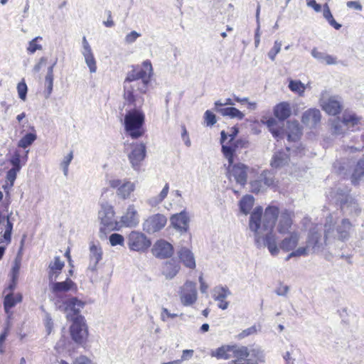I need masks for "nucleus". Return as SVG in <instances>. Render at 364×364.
<instances>
[{
  "mask_svg": "<svg viewBox=\"0 0 364 364\" xmlns=\"http://www.w3.org/2000/svg\"><path fill=\"white\" fill-rule=\"evenodd\" d=\"M318 229L317 226L313 228L309 232L306 245L296 249L301 237L300 233L296 231L291 232L279 242L274 232H267L264 237L255 238V242L259 248L267 247L272 256H277L279 254L280 250H283L286 252L291 251L287 259L291 257H304L323 251V245L321 242V234L318 232Z\"/></svg>",
  "mask_w": 364,
  "mask_h": 364,
  "instance_id": "obj_1",
  "label": "nucleus"
},
{
  "mask_svg": "<svg viewBox=\"0 0 364 364\" xmlns=\"http://www.w3.org/2000/svg\"><path fill=\"white\" fill-rule=\"evenodd\" d=\"M294 213L291 210L279 211L276 205H268L264 210L262 206H257L250 214L249 228L254 232L255 238L264 237V232H273L276 228L280 235L290 233L293 225Z\"/></svg>",
  "mask_w": 364,
  "mask_h": 364,
  "instance_id": "obj_2",
  "label": "nucleus"
},
{
  "mask_svg": "<svg viewBox=\"0 0 364 364\" xmlns=\"http://www.w3.org/2000/svg\"><path fill=\"white\" fill-rule=\"evenodd\" d=\"M153 73V67L149 60H144L140 67H134L128 72L123 83L124 99L127 102L135 105L144 104L143 95L148 90Z\"/></svg>",
  "mask_w": 364,
  "mask_h": 364,
  "instance_id": "obj_3",
  "label": "nucleus"
},
{
  "mask_svg": "<svg viewBox=\"0 0 364 364\" xmlns=\"http://www.w3.org/2000/svg\"><path fill=\"white\" fill-rule=\"evenodd\" d=\"M353 225L346 218L339 219L338 213H330L324 224V245L329 246L336 240L346 242L349 240Z\"/></svg>",
  "mask_w": 364,
  "mask_h": 364,
  "instance_id": "obj_4",
  "label": "nucleus"
},
{
  "mask_svg": "<svg viewBox=\"0 0 364 364\" xmlns=\"http://www.w3.org/2000/svg\"><path fill=\"white\" fill-rule=\"evenodd\" d=\"M133 107L127 108L123 114L122 124L124 127L125 134L132 139H139L145 133L144 124L146 115L141 108L142 105H136L127 102Z\"/></svg>",
  "mask_w": 364,
  "mask_h": 364,
  "instance_id": "obj_5",
  "label": "nucleus"
},
{
  "mask_svg": "<svg viewBox=\"0 0 364 364\" xmlns=\"http://www.w3.org/2000/svg\"><path fill=\"white\" fill-rule=\"evenodd\" d=\"M262 122L267 126L273 136L277 139H282L284 136H287L288 141H296L301 134L299 124L296 121L287 122L286 129L280 127L279 124L281 122H277L272 117L266 122L262 120Z\"/></svg>",
  "mask_w": 364,
  "mask_h": 364,
  "instance_id": "obj_6",
  "label": "nucleus"
},
{
  "mask_svg": "<svg viewBox=\"0 0 364 364\" xmlns=\"http://www.w3.org/2000/svg\"><path fill=\"white\" fill-rule=\"evenodd\" d=\"M100 209L98 211V220H100V237L106 236L107 231L119 230V223L115 219L114 206L109 202L103 200L100 203Z\"/></svg>",
  "mask_w": 364,
  "mask_h": 364,
  "instance_id": "obj_7",
  "label": "nucleus"
},
{
  "mask_svg": "<svg viewBox=\"0 0 364 364\" xmlns=\"http://www.w3.org/2000/svg\"><path fill=\"white\" fill-rule=\"evenodd\" d=\"M105 181L109 188L116 191V196L122 200L130 198L136 191V183L129 178L121 179L116 176L106 173Z\"/></svg>",
  "mask_w": 364,
  "mask_h": 364,
  "instance_id": "obj_8",
  "label": "nucleus"
},
{
  "mask_svg": "<svg viewBox=\"0 0 364 364\" xmlns=\"http://www.w3.org/2000/svg\"><path fill=\"white\" fill-rule=\"evenodd\" d=\"M57 309L66 314L68 319L73 320L84 308L85 303L77 297L57 299L55 301Z\"/></svg>",
  "mask_w": 364,
  "mask_h": 364,
  "instance_id": "obj_9",
  "label": "nucleus"
},
{
  "mask_svg": "<svg viewBox=\"0 0 364 364\" xmlns=\"http://www.w3.org/2000/svg\"><path fill=\"white\" fill-rule=\"evenodd\" d=\"M319 105L326 114L332 116L340 114L343 107L341 97L331 95L327 91L321 93Z\"/></svg>",
  "mask_w": 364,
  "mask_h": 364,
  "instance_id": "obj_10",
  "label": "nucleus"
},
{
  "mask_svg": "<svg viewBox=\"0 0 364 364\" xmlns=\"http://www.w3.org/2000/svg\"><path fill=\"white\" fill-rule=\"evenodd\" d=\"M127 244L131 251L144 253L151 247V241L144 233L133 230L127 237Z\"/></svg>",
  "mask_w": 364,
  "mask_h": 364,
  "instance_id": "obj_11",
  "label": "nucleus"
},
{
  "mask_svg": "<svg viewBox=\"0 0 364 364\" xmlns=\"http://www.w3.org/2000/svg\"><path fill=\"white\" fill-rule=\"evenodd\" d=\"M73 323L70 327V332L72 339L78 344H84L88 338V327L86 320L83 316H77L72 320Z\"/></svg>",
  "mask_w": 364,
  "mask_h": 364,
  "instance_id": "obj_12",
  "label": "nucleus"
},
{
  "mask_svg": "<svg viewBox=\"0 0 364 364\" xmlns=\"http://www.w3.org/2000/svg\"><path fill=\"white\" fill-rule=\"evenodd\" d=\"M178 296L181 304L183 306H192L198 300V291L196 284L187 280L179 288Z\"/></svg>",
  "mask_w": 364,
  "mask_h": 364,
  "instance_id": "obj_13",
  "label": "nucleus"
},
{
  "mask_svg": "<svg viewBox=\"0 0 364 364\" xmlns=\"http://www.w3.org/2000/svg\"><path fill=\"white\" fill-rule=\"evenodd\" d=\"M221 144H222V152L228 159V163H232L234 161V156H235L237 149L240 147L245 146L247 141L242 139L233 140L232 141H227V136L225 131H222L221 133Z\"/></svg>",
  "mask_w": 364,
  "mask_h": 364,
  "instance_id": "obj_14",
  "label": "nucleus"
},
{
  "mask_svg": "<svg viewBox=\"0 0 364 364\" xmlns=\"http://www.w3.org/2000/svg\"><path fill=\"white\" fill-rule=\"evenodd\" d=\"M249 168L242 163H228L227 176L230 181H235L237 184L244 186L247 183Z\"/></svg>",
  "mask_w": 364,
  "mask_h": 364,
  "instance_id": "obj_15",
  "label": "nucleus"
},
{
  "mask_svg": "<svg viewBox=\"0 0 364 364\" xmlns=\"http://www.w3.org/2000/svg\"><path fill=\"white\" fill-rule=\"evenodd\" d=\"M167 223L164 214L156 213L149 216L142 224L143 230L148 234H154L161 230Z\"/></svg>",
  "mask_w": 364,
  "mask_h": 364,
  "instance_id": "obj_16",
  "label": "nucleus"
},
{
  "mask_svg": "<svg viewBox=\"0 0 364 364\" xmlns=\"http://www.w3.org/2000/svg\"><path fill=\"white\" fill-rule=\"evenodd\" d=\"M146 157V146L143 143L132 144V150L128 154V159L132 167L135 171H139L141 162Z\"/></svg>",
  "mask_w": 364,
  "mask_h": 364,
  "instance_id": "obj_17",
  "label": "nucleus"
},
{
  "mask_svg": "<svg viewBox=\"0 0 364 364\" xmlns=\"http://www.w3.org/2000/svg\"><path fill=\"white\" fill-rule=\"evenodd\" d=\"M170 223L171 226L178 232L185 233L189 228V214L186 210L178 213L173 214L170 218Z\"/></svg>",
  "mask_w": 364,
  "mask_h": 364,
  "instance_id": "obj_18",
  "label": "nucleus"
},
{
  "mask_svg": "<svg viewBox=\"0 0 364 364\" xmlns=\"http://www.w3.org/2000/svg\"><path fill=\"white\" fill-rule=\"evenodd\" d=\"M154 257L159 259L171 257L173 253V245L164 239L156 240L151 249Z\"/></svg>",
  "mask_w": 364,
  "mask_h": 364,
  "instance_id": "obj_19",
  "label": "nucleus"
},
{
  "mask_svg": "<svg viewBox=\"0 0 364 364\" xmlns=\"http://www.w3.org/2000/svg\"><path fill=\"white\" fill-rule=\"evenodd\" d=\"M89 251L88 269L92 272H95L97 269L98 263L102 259V248L99 242L92 241L89 244Z\"/></svg>",
  "mask_w": 364,
  "mask_h": 364,
  "instance_id": "obj_20",
  "label": "nucleus"
},
{
  "mask_svg": "<svg viewBox=\"0 0 364 364\" xmlns=\"http://www.w3.org/2000/svg\"><path fill=\"white\" fill-rule=\"evenodd\" d=\"M119 226L126 228H135L139 223V215L134 204L128 205L126 212L122 215Z\"/></svg>",
  "mask_w": 364,
  "mask_h": 364,
  "instance_id": "obj_21",
  "label": "nucleus"
},
{
  "mask_svg": "<svg viewBox=\"0 0 364 364\" xmlns=\"http://www.w3.org/2000/svg\"><path fill=\"white\" fill-rule=\"evenodd\" d=\"M81 53L84 58L85 64L89 68L90 73H95L97 70V61L92 49L85 36H84L82 40Z\"/></svg>",
  "mask_w": 364,
  "mask_h": 364,
  "instance_id": "obj_22",
  "label": "nucleus"
},
{
  "mask_svg": "<svg viewBox=\"0 0 364 364\" xmlns=\"http://www.w3.org/2000/svg\"><path fill=\"white\" fill-rule=\"evenodd\" d=\"M230 295L231 291L226 286H216L212 291L213 299L218 301V307L222 310H225L228 308L229 302L226 301V299Z\"/></svg>",
  "mask_w": 364,
  "mask_h": 364,
  "instance_id": "obj_23",
  "label": "nucleus"
},
{
  "mask_svg": "<svg viewBox=\"0 0 364 364\" xmlns=\"http://www.w3.org/2000/svg\"><path fill=\"white\" fill-rule=\"evenodd\" d=\"M341 117L349 131L358 130L362 126V117L352 110L346 109Z\"/></svg>",
  "mask_w": 364,
  "mask_h": 364,
  "instance_id": "obj_24",
  "label": "nucleus"
},
{
  "mask_svg": "<svg viewBox=\"0 0 364 364\" xmlns=\"http://www.w3.org/2000/svg\"><path fill=\"white\" fill-rule=\"evenodd\" d=\"M49 288L50 291L56 295H58L60 293L67 292L68 291H76L77 289L75 283L69 278H67L65 281L61 282L50 281Z\"/></svg>",
  "mask_w": 364,
  "mask_h": 364,
  "instance_id": "obj_25",
  "label": "nucleus"
},
{
  "mask_svg": "<svg viewBox=\"0 0 364 364\" xmlns=\"http://www.w3.org/2000/svg\"><path fill=\"white\" fill-rule=\"evenodd\" d=\"M341 211L348 216H357L360 212L356 200L350 196H347L346 200L341 203Z\"/></svg>",
  "mask_w": 364,
  "mask_h": 364,
  "instance_id": "obj_26",
  "label": "nucleus"
},
{
  "mask_svg": "<svg viewBox=\"0 0 364 364\" xmlns=\"http://www.w3.org/2000/svg\"><path fill=\"white\" fill-rule=\"evenodd\" d=\"M232 357L235 364H256L249 360V348L246 346H234Z\"/></svg>",
  "mask_w": 364,
  "mask_h": 364,
  "instance_id": "obj_27",
  "label": "nucleus"
},
{
  "mask_svg": "<svg viewBox=\"0 0 364 364\" xmlns=\"http://www.w3.org/2000/svg\"><path fill=\"white\" fill-rule=\"evenodd\" d=\"M177 254L181 262H182L185 267L191 269L196 268L195 257L189 248L182 247L178 250Z\"/></svg>",
  "mask_w": 364,
  "mask_h": 364,
  "instance_id": "obj_28",
  "label": "nucleus"
},
{
  "mask_svg": "<svg viewBox=\"0 0 364 364\" xmlns=\"http://www.w3.org/2000/svg\"><path fill=\"white\" fill-rule=\"evenodd\" d=\"M290 151L289 147L286 150H282L274 152L271 160V166L274 168H280L285 166L289 160V156L287 152Z\"/></svg>",
  "mask_w": 364,
  "mask_h": 364,
  "instance_id": "obj_29",
  "label": "nucleus"
},
{
  "mask_svg": "<svg viewBox=\"0 0 364 364\" xmlns=\"http://www.w3.org/2000/svg\"><path fill=\"white\" fill-rule=\"evenodd\" d=\"M65 263L62 261L60 257L57 256L54 257L53 261L49 263L48 268V279L50 281H55L58 277L62 272L64 267Z\"/></svg>",
  "mask_w": 364,
  "mask_h": 364,
  "instance_id": "obj_30",
  "label": "nucleus"
},
{
  "mask_svg": "<svg viewBox=\"0 0 364 364\" xmlns=\"http://www.w3.org/2000/svg\"><path fill=\"white\" fill-rule=\"evenodd\" d=\"M321 114L319 109L316 108L309 109L302 115V122L309 126H315L321 120Z\"/></svg>",
  "mask_w": 364,
  "mask_h": 364,
  "instance_id": "obj_31",
  "label": "nucleus"
},
{
  "mask_svg": "<svg viewBox=\"0 0 364 364\" xmlns=\"http://www.w3.org/2000/svg\"><path fill=\"white\" fill-rule=\"evenodd\" d=\"M234 346L223 345L211 350L210 355L217 359L228 360L232 357Z\"/></svg>",
  "mask_w": 364,
  "mask_h": 364,
  "instance_id": "obj_32",
  "label": "nucleus"
},
{
  "mask_svg": "<svg viewBox=\"0 0 364 364\" xmlns=\"http://www.w3.org/2000/svg\"><path fill=\"white\" fill-rule=\"evenodd\" d=\"M291 107L288 102H283L274 107V115L281 122H284L291 115Z\"/></svg>",
  "mask_w": 364,
  "mask_h": 364,
  "instance_id": "obj_33",
  "label": "nucleus"
},
{
  "mask_svg": "<svg viewBox=\"0 0 364 364\" xmlns=\"http://www.w3.org/2000/svg\"><path fill=\"white\" fill-rule=\"evenodd\" d=\"M22 301L21 294L17 292H9L5 295L4 306L6 314H9L11 309Z\"/></svg>",
  "mask_w": 364,
  "mask_h": 364,
  "instance_id": "obj_34",
  "label": "nucleus"
},
{
  "mask_svg": "<svg viewBox=\"0 0 364 364\" xmlns=\"http://www.w3.org/2000/svg\"><path fill=\"white\" fill-rule=\"evenodd\" d=\"M28 150L26 151L22 155L18 150H16L9 159V162L12 167L21 170V167L26 164L28 160Z\"/></svg>",
  "mask_w": 364,
  "mask_h": 364,
  "instance_id": "obj_35",
  "label": "nucleus"
},
{
  "mask_svg": "<svg viewBox=\"0 0 364 364\" xmlns=\"http://www.w3.org/2000/svg\"><path fill=\"white\" fill-rule=\"evenodd\" d=\"M180 265L171 260L164 263L162 267V274L168 279H173L179 272Z\"/></svg>",
  "mask_w": 364,
  "mask_h": 364,
  "instance_id": "obj_36",
  "label": "nucleus"
},
{
  "mask_svg": "<svg viewBox=\"0 0 364 364\" xmlns=\"http://www.w3.org/2000/svg\"><path fill=\"white\" fill-rule=\"evenodd\" d=\"M217 112H219L223 117H228L230 119H237L242 120L245 117V114L242 113L238 109L233 107H223L217 109Z\"/></svg>",
  "mask_w": 364,
  "mask_h": 364,
  "instance_id": "obj_37",
  "label": "nucleus"
},
{
  "mask_svg": "<svg viewBox=\"0 0 364 364\" xmlns=\"http://www.w3.org/2000/svg\"><path fill=\"white\" fill-rule=\"evenodd\" d=\"M31 132L26 134L18 142L19 148L26 149L29 147L37 139L36 131L33 126L30 127Z\"/></svg>",
  "mask_w": 364,
  "mask_h": 364,
  "instance_id": "obj_38",
  "label": "nucleus"
},
{
  "mask_svg": "<svg viewBox=\"0 0 364 364\" xmlns=\"http://www.w3.org/2000/svg\"><path fill=\"white\" fill-rule=\"evenodd\" d=\"M331 125V131L332 134L336 135H341L349 131L346 124L343 123V119L340 117L333 119L329 121Z\"/></svg>",
  "mask_w": 364,
  "mask_h": 364,
  "instance_id": "obj_39",
  "label": "nucleus"
},
{
  "mask_svg": "<svg viewBox=\"0 0 364 364\" xmlns=\"http://www.w3.org/2000/svg\"><path fill=\"white\" fill-rule=\"evenodd\" d=\"M364 176V154L358 159L352 173V182L358 183Z\"/></svg>",
  "mask_w": 364,
  "mask_h": 364,
  "instance_id": "obj_40",
  "label": "nucleus"
},
{
  "mask_svg": "<svg viewBox=\"0 0 364 364\" xmlns=\"http://www.w3.org/2000/svg\"><path fill=\"white\" fill-rule=\"evenodd\" d=\"M169 191V184L166 183L159 195L148 199L147 203L151 207H156L166 198Z\"/></svg>",
  "mask_w": 364,
  "mask_h": 364,
  "instance_id": "obj_41",
  "label": "nucleus"
},
{
  "mask_svg": "<svg viewBox=\"0 0 364 364\" xmlns=\"http://www.w3.org/2000/svg\"><path fill=\"white\" fill-rule=\"evenodd\" d=\"M255 203V198L253 196L246 195L242 198L240 201V211L245 215H247L252 210Z\"/></svg>",
  "mask_w": 364,
  "mask_h": 364,
  "instance_id": "obj_42",
  "label": "nucleus"
},
{
  "mask_svg": "<svg viewBox=\"0 0 364 364\" xmlns=\"http://www.w3.org/2000/svg\"><path fill=\"white\" fill-rule=\"evenodd\" d=\"M264 353L260 347H252L249 349L250 361L255 362L256 364L264 362Z\"/></svg>",
  "mask_w": 364,
  "mask_h": 364,
  "instance_id": "obj_43",
  "label": "nucleus"
},
{
  "mask_svg": "<svg viewBox=\"0 0 364 364\" xmlns=\"http://www.w3.org/2000/svg\"><path fill=\"white\" fill-rule=\"evenodd\" d=\"M43 41V38L41 36H37L30 41L28 43V46L26 48V51L28 54H33L37 50H43V46L41 43Z\"/></svg>",
  "mask_w": 364,
  "mask_h": 364,
  "instance_id": "obj_44",
  "label": "nucleus"
},
{
  "mask_svg": "<svg viewBox=\"0 0 364 364\" xmlns=\"http://www.w3.org/2000/svg\"><path fill=\"white\" fill-rule=\"evenodd\" d=\"M289 90L298 94L299 96H303L306 90V86L300 80H289Z\"/></svg>",
  "mask_w": 364,
  "mask_h": 364,
  "instance_id": "obj_45",
  "label": "nucleus"
},
{
  "mask_svg": "<svg viewBox=\"0 0 364 364\" xmlns=\"http://www.w3.org/2000/svg\"><path fill=\"white\" fill-rule=\"evenodd\" d=\"M73 159V151H70L67 155L64 156L61 162L60 168L63 169V174L67 176L68 174L69 165Z\"/></svg>",
  "mask_w": 364,
  "mask_h": 364,
  "instance_id": "obj_46",
  "label": "nucleus"
},
{
  "mask_svg": "<svg viewBox=\"0 0 364 364\" xmlns=\"http://www.w3.org/2000/svg\"><path fill=\"white\" fill-rule=\"evenodd\" d=\"M260 178L265 186H275L273 173L269 171H264L260 175Z\"/></svg>",
  "mask_w": 364,
  "mask_h": 364,
  "instance_id": "obj_47",
  "label": "nucleus"
},
{
  "mask_svg": "<svg viewBox=\"0 0 364 364\" xmlns=\"http://www.w3.org/2000/svg\"><path fill=\"white\" fill-rule=\"evenodd\" d=\"M109 243L112 246L121 245L124 244V237L119 233H112L109 237Z\"/></svg>",
  "mask_w": 364,
  "mask_h": 364,
  "instance_id": "obj_48",
  "label": "nucleus"
},
{
  "mask_svg": "<svg viewBox=\"0 0 364 364\" xmlns=\"http://www.w3.org/2000/svg\"><path fill=\"white\" fill-rule=\"evenodd\" d=\"M282 48V41H275L274 42L273 47L268 52V57L272 61H274L276 58L277 55L280 52Z\"/></svg>",
  "mask_w": 364,
  "mask_h": 364,
  "instance_id": "obj_49",
  "label": "nucleus"
},
{
  "mask_svg": "<svg viewBox=\"0 0 364 364\" xmlns=\"http://www.w3.org/2000/svg\"><path fill=\"white\" fill-rule=\"evenodd\" d=\"M16 88H17L18 97L21 100L25 101L26 100L28 87H27L24 80H23L22 81H21L20 82L18 83Z\"/></svg>",
  "mask_w": 364,
  "mask_h": 364,
  "instance_id": "obj_50",
  "label": "nucleus"
},
{
  "mask_svg": "<svg viewBox=\"0 0 364 364\" xmlns=\"http://www.w3.org/2000/svg\"><path fill=\"white\" fill-rule=\"evenodd\" d=\"M141 34L136 31H132L128 33L124 39V42L127 45H131L136 41V40L141 37Z\"/></svg>",
  "mask_w": 364,
  "mask_h": 364,
  "instance_id": "obj_51",
  "label": "nucleus"
},
{
  "mask_svg": "<svg viewBox=\"0 0 364 364\" xmlns=\"http://www.w3.org/2000/svg\"><path fill=\"white\" fill-rule=\"evenodd\" d=\"M204 121L207 127H212L217 122L215 115L210 110L204 113Z\"/></svg>",
  "mask_w": 364,
  "mask_h": 364,
  "instance_id": "obj_52",
  "label": "nucleus"
},
{
  "mask_svg": "<svg viewBox=\"0 0 364 364\" xmlns=\"http://www.w3.org/2000/svg\"><path fill=\"white\" fill-rule=\"evenodd\" d=\"M20 267H21V259L16 258L14 261V266L11 269V279L13 280L18 279Z\"/></svg>",
  "mask_w": 364,
  "mask_h": 364,
  "instance_id": "obj_53",
  "label": "nucleus"
},
{
  "mask_svg": "<svg viewBox=\"0 0 364 364\" xmlns=\"http://www.w3.org/2000/svg\"><path fill=\"white\" fill-rule=\"evenodd\" d=\"M194 354V350L191 349H186L182 351V355L180 359H177L176 361L179 362V364H181L184 361H188L191 360Z\"/></svg>",
  "mask_w": 364,
  "mask_h": 364,
  "instance_id": "obj_54",
  "label": "nucleus"
},
{
  "mask_svg": "<svg viewBox=\"0 0 364 364\" xmlns=\"http://www.w3.org/2000/svg\"><path fill=\"white\" fill-rule=\"evenodd\" d=\"M20 171V169L16 168H11L6 174V178L10 182V186H13L14 183L16 178L17 173Z\"/></svg>",
  "mask_w": 364,
  "mask_h": 364,
  "instance_id": "obj_55",
  "label": "nucleus"
},
{
  "mask_svg": "<svg viewBox=\"0 0 364 364\" xmlns=\"http://www.w3.org/2000/svg\"><path fill=\"white\" fill-rule=\"evenodd\" d=\"M177 316V314L171 313L166 308H163L160 314V318L163 321H167L169 318H174Z\"/></svg>",
  "mask_w": 364,
  "mask_h": 364,
  "instance_id": "obj_56",
  "label": "nucleus"
},
{
  "mask_svg": "<svg viewBox=\"0 0 364 364\" xmlns=\"http://www.w3.org/2000/svg\"><path fill=\"white\" fill-rule=\"evenodd\" d=\"M45 85L46 87V97L48 98L53 92V77H45Z\"/></svg>",
  "mask_w": 364,
  "mask_h": 364,
  "instance_id": "obj_57",
  "label": "nucleus"
},
{
  "mask_svg": "<svg viewBox=\"0 0 364 364\" xmlns=\"http://www.w3.org/2000/svg\"><path fill=\"white\" fill-rule=\"evenodd\" d=\"M257 332V328L256 326H252L250 328H247L243 330L239 335L238 337L240 338H244L250 335L255 334Z\"/></svg>",
  "mask_w": 364,
  "mask_h": 364,
  "instance_id": "obj_58",
  "label": "nucleus"
},
{
  "mask_svg": "<svg viewBox=\"0 0 364 364\" xmlns=\"http://www.w3.org/2000/svg\"><path fill=\"white\" fill-rule=\"evenodd\" d=\"M251 189L254 193H259V191L263 190L264 184L261 178L259 180H255L252 181L251 183Z\"/></svg>",
  "mask_w": 364,
  "mask_h": 364,
  "instance_id": "obj_59",
  "label": "nucleus"
},
{
  "mask_svg": "<svg viewBox=\"0 0 364 364\" xmlns=\"http://www.w3.org/2000/svg\"><path fill=\"white\" fill-rule=\"evenodd\" d=\"M289 291V286L284 284H279V286L275 289V293L278 296H285L287 295Z\"/></svg>",
  "mask_w": 364,
  "mask_h": 364,
  "instance_id": "obj_60",
  "label": "nucleus"
},
{
  "mask_svg": "<svg viewBox=\"0 0 364 364\" xmlns=\"http://www.w3.org/2000/svg\"><path fill=\"white\" fill-rule=\"evenodd\" d=\"M73 364H97L85 355H80L75 359Z\"/></svg>",
  "mask_w": 364,
  "mask_h": 364,
  "instance_id": "obj_61",
  "label": "nucleus"
},
{
  "mask_svg": "<svg viewBox=\"0 0 364 364\" xmlns=\"http://www.w3.org/2000/svg\"><path fill=\"white\" fill-rule=\"evenodd\" d=\"M44 324L48 334H50L53 328V322L51 316L48 314H46L45 315Z\"/></svg>",
  "mask_w": 364,
  "mask_h": 364,
  "instance_id": "obj_62",
  "label": "nucleus"
},
{
  "mask_svg": "<svg viewBox=\"0 0 364 364\" xmlns=\"http://www.w3.org/2000/svg\"><path fill=\"white\" fill-rule=\"evenodd\" d=\"M226 133L227 141H232L238 133V129L236 127H232Z\"/></svg>",
  "mask_w": 364,
  "mask_h": 364,
  "instance_id": "obj_63",
  "label": "nucleus"
},
{
  "mask_svg": "<svg viewBox=\"0 0 364 364\" xmlns=\"http://www.w3.org/2000/svg\"><path fill=\"white\" fill-rule=\"evenodd\" d=\"M311 55L319 62H322L323 60L325 53L318 51L316 48H313L311 52Z\"/></svg>",
  "mask_w": 364,
  "mask_h": 364,
  "instance_id": "obj_64",
  "label": "nucleus"
}]
</instances>
